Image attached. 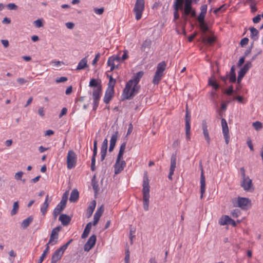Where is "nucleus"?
<instances>
[{"mask_svg":"<svg viewBox=\"0 0 263 263\" xmlns=\"http://www.w3.org/2000/svg\"><path fill=\"white\" fill-rule=\"evenodd\" d=\"M144 75L143 71L134 73L126 83L122 94V100L132 99L138 92L141 86L138 84Z\"/></svg>","mask_w":263,"mask_h":263,"instance_id":"f257e3e1","label":"nucleus"},{"mask_svg":"<svg viewBox=\"0 0 263 263\" xmlns=\"http://www.w3.org/2000/svg\"><path fill=\"white\" fill-rule=\"evenodd\" d=\"M89 85L90 87H95L92 92V98L93 109L95 110L99 105V100L102 94V86L95 79H92L90 80Z\"/></svg>","mask_w":263,"mask_h":263,"instance_id":"f03ea898","label":"nucleus"},{"mask_svg":"<svg viewBox=\"0 0 263 263\" xmlns=\"http://www.w3.org/2000/svg\"><path fill=\"white\" fill-rule=\"evenodd\" d=\"M126 143H122L120 146L119 153L116 163L114 165V172L115 174H118L122 172L126 166V162L123 159L124 151L126 148Z\"/></svg>","mask_w":263,"mask_h":263,"instance_id":"7ed1b4c3","label":"nucleus"},{"mask_svg":"<svg viewBox=\"0 0 263 263\" xmlns=\"http://www.w3.org/2000/svg\"><path fill=\"white\" fill-rule=\"evenodd\" d=\"M142 187L143 208L145 211H147L149 209V199L150 197V186L149 185V179L147 173H145L144 174Z\"/></svg>","mask_w":263,"mask_h":263,"instance_id":"20e7f679","label":"nucleus"},{"mask_svg":"<svg viewBox=\"0 0 263 263\" xmlns=\"http://www.w3.org/2000/svg\"><path fill=\"white\" fill-rule=\"evenodd\" d=\"M144 8L145 2L144 0H136L133 11L135 14V18L137 21L141 18Z\"/></svg>","mask_w":263,"mask_h":263,"instance_id":"39448f33","label":"nucleus"},{"mask_svg":"<svg viewBox=\"0 0 263 263\" xmlns=\"http://www.w3.org/2000/svg\"><path fill=\"white\" fill-rule=\"evenodd\" d=\"M233 204L235 207H239L242 210H248L251 206V201L248 198L238 197L237 201Z\"/></svg>","mask_w":263,"mask_h":263,"instance_id":"423d86ee","label":"nucleus"},{"mask_svg":"<svg viewBox=\"0 0 263 263\" xmlns=\"http://www.w3.org/2000/svg\"><path fill=\"white\" fill-rule=\"evenodd\" d=\"M77 157L76 153L72 150L69 151L66 158L67 168L70 170L74 167L77 164Z\"/></svg>","mask_w":263,"mask_h":263,"instance_id":"0eeeda50","label":"nucleus"},{"mask_svg":"<svg viewBox=\"0 0 263 263\" xmlns=\"http://www.w3.org/2000/svg\"><path fill=\"white\" fill-rule=\"evenodd\" d=\"M62 227L59 226L54 228L52 230L50 236L49 240L47 243L48 244V246H49L50 244L51 245H54L57 243L59 238V233L62 230Z\"/></svg>","mask_w":263,"mask_h":263,"instance_id":"6e6552de","label":"nucleus"},{"mask_svg":"<svg viewBox=\"0 0 263 263\" xmlns=\"http://www.w3.org/2000/svg\"><path fill=\"white\" fill-rule=\"evenodd\" d=\"M240 185L246 192H252L254 190L252 180L249 176L241 179Z\"/></svg>","mask_w":263,"mask_h":263,"instance_id":"1a4fd4ad","label":"nucleus"},{"mask_svg":"<svg viewBox=\"0 0 263 263\" xmlns=\"http://www.w3.org/2000/svg\"><path fill=\"white\" fill-rule=\"evenodd\" d=\"M185 135L186 138L187 140H190L191 139V125H190V121H191V116L190 115L189 111L187 109V105H186V110L185 114Z\"/></svg>","mask_w":263,"mask_h":263,"instance_id":"9d476101","label":"nucleus"},{"mask_svg":"<svg viewBox=\"0 0 263 263\" xmlns=\"http://www.w3.org/2000/svg\"><path fill=\"white\" fill-rule=\"evenodd\" d=\"M252 65L251 62H247L242 68L240 69L238 72V76L237 78V83H240L241 79L245 76L246 73L248 72L249 69L252 67Z\"/></svg>","mask_w":263,"mask_h":263,"instance_id":"9b49d317","label":"nucleus"},{"mask_svg":"<svg viewBox=\"0 0 263 263\" xmlns=\"http://www.w3.org/2000/svg\"><path fill=\"white\" fill-rule=\"evenodd\" d=\"M176 154H172L171 157V165L170 168V173L168 176V178L170 180H172V176L174 174L175 168L176 167Z\"/></svg>","mask_w":263,"mask_h":263,"instance_id":"f8f14e48","label":"nucleus"},{"mask_svg":"<svg viewBox=\"0 0 263 263\" xmlns=\"http://www.w3.org/2000/svg\"><path fill=\"white\" fill-rule=\"evenodd\" d=\"M97 240V237L95 234L92 235L84 245V249L85 251H89L95 246Z\"/></svg>","mask_w":263,"mask_h":263,"instance_id":"ddd939ff","label":"nucleus"},{"mask_svg":"<svg viewBox=\"0 0 263 263\" xmlns=\"http://www.w3.org/2000/svg\"><path fill=\"white\" fill-rule=\"evenodd\" d=\"M63 254L64 252L60 248L57 249L52 255L51 263H57L61 259Z\"/></svg>","mask_w":263,"mask_h":263,"instance_id":"4468645a","label":"nucleus"},{"mask_svg":"<svg viewBox=\"0 0 263 263\" xmlns=\"http://www.w3.org/2000/svg\"><path fill=\"white\" fill-rule=\"evenodd\" d=\"M192 0H185L184 1V12L183 13V17L184 20H186V17L184 16V15H190V13H191V11L193 9L192 6Z\"/></svg>","mask_w":263,"mask_h":263,"instance_id":"2eb2a0df","label":"nucleus"},{"mask_svg":"<svg viewBox=\"0 0 263 263\" xmlns=\"http://www.w3.org/2000/svg\"><path fill=\"white\" fill-rule=\"evenodd\" d=\"M114 88H107L103 101L106 104H108L114 95Z\"/></svg>","mask_w":263,"mask_h":263,"instance_id":"dca6fc26","label":"nucleus"},{"mask_svg":"<svg viewBox=\"0 0 263 263\" xmlns=\"http://www.w3.org/2000/svg\"><path fill=\"white\" fill-rule=\"evenodd\" d=\"M202 128L203 130V134L205 140L207 142L208 144H210L211 139L209 134V131L208 129V125L205 120H203L202 121Z\"/></svg>","mask_w":263,"mask_h":263,"instance_id":"f3484780","label":"nucleus"},{"mask_svg":"<svg viewBox=\"0 0 263 263\" xmlns=\"http://www.w3.org/2000/svg\"><path fill=\"white\" fill-rule=\"evenodd\" d=\"M118 132H115L114 134L112 135L110 140V144L109 147V152H111L116 145L117 140L118 138Z\"/></svg>","mask_w":263,"mask_h":263,"instance_id":"a211bd4d","label":"nucleus"},{"mask_svg":"<svg viewBox=\"0 0 263 263\" xmlns=\"http://www.w3.org/2000/svg\"><path fill=\"white\" fill-rule=\"evenodd\" d=\"M104 211L103 205H101L96 211L93 216V225L96 226L98 222Z\"/></svg>","mask_w":263,"mask_h":263,"instance_id":"6ab92c4d","label":"nucleus"},{"mask_svg":"<svg viewBox=\"0 0 263 263\" xmlns=\"http://www.w3.org/2000/svg\"><path fill=\"white\" fill-rule=\"evenodd\" d=\"M205 191V180L203 171H201L200 177V198L202 199Z\"/></svg>","mask_w":263,"mask_h":263,"instance_id":"aec40b11","label":"nucleus"},{"mask_svg":"<svg viewBox=\"0 0 263 263\" xmlns=\"http://www.w3.org/2000/svg\"><path fill=\"white\" fill-rule=\"evenodd\" d=\"M65 206V204L63 205L61 202L57 205L53 212V215L54 219L57 218V216L61 213Z\"/></svg>","mask_w":263,"mask_h":263,"instance_id":"412c9836","label":"nucleus"},{"mask_svg":"<svg viewBox=\"0 0 263 263\" xmlns=\"http://www.w3.org/2000/svg\"><path fill=\"white\" fill-rule=\"evenodd\" d=\"M96 205V201L95 200L91 201L88 207L87 208L86 211V216L87 218L91 217L95 209Z\"/></svg>","mask_w":263,"mask_h":263,"instance_id":"4be33fe9","label":"nucleus"},{"mask_svg":"<svg viewBox=\"0 0 263 263\" xmlns=\"http://www.w3.org/2000/svg\"><path fill=\"white\" fill-rule=\"evenodd\" d=\"M59 220L63 226H67L70 223L71 218L66 214H62L60 216Z\"/></svg>","mask_w":263,"mask_h":263,"instance_id":"5701e85b","label":"nucleus"},{"mask_svg":"<svg viewBox=\"0 0 263 263\" xmlns=\"http://www.w3.org/2000/svg\"><path fill=\"white\" fill-rule=\"evenodd\" d=\"M250 37L253 41H257L259 37V31L254 27L250 28Z\"/></svg>","mask_w":263,"mask_h":263,"instance_id":"b1692460","label":"nucleus"},{"mask_svg":"<svg viewBox=\"0 0 263 263\" xmlns=\"http://www.w3.org/2000/svg\"><path fill=\"white\" fill-rule=\"evenodd\" d=\"M79 192L78 191V190L76 189L73 190L71 191V194H70V198H69L70 201L72 202H76L79 198Z\"/></svg>","mask_w":263,"mask_h":263,"instance_id":"393cba45","label":"nucleus"},{"mask_svg":"<svg viewBox=\"0 0 263 263\" xmlns=\"http://www.w3.org/2000/svg\"><path fill=\"white\" fill-rule=\"evenodd\" d=\"M87 67H88L87 60L86 58H84L78 63V65L77 66L76 69L77 70H80L84 69L85 68H86Z\"/></svg>","mask_w":263,"mask_h":263,"instance_id":"a878e982","label":"nucleus"},{"mask_svg":"<svg viewBox=\"0 0 263 263\" xmlns=\"http://www.w3.org/2000/svg\"><path fill=\"white\" fill-rule=\"evenodd\" d=\"M91 226H92V223L91 222H88L86 227H85V228L83 231V233L81 236V238L82 239H84V238H86L88 235H89V233L90 231V230L91 229Z\"/></svg>","mask_w":263,"mask_h":263,"instance_id":"bb28decb","label":"nucleus"},{"mask_svg":"<svg viewBox=\"0 0 263 263\" xmlns=\"http://www.w3.org/2000/svg\"><path fill=\"white\" fill-rule=\"evenodd\" d=\"M216 41V37L214 36L209 37L208 38L203 36L202 39V42L205 44L212 45Z\"/></svg>","mask_w":263,"mask_h":263,"instance_id":"cd10ccee","label":"nucleus"},{"mask_svg":"<svg viewBox=\"0 0 263 263\" xmlns=\"http://www.w3.org/2000/svg\"><path fill=\"white\" fill-rule=\"evenodd\" d=\"M166 64L165 61H162L159 63L157 66L156 71L158 73L163 74L166 68Z\"/></svg>","mask_w":263,"mask_h":263,"instance_id":"c85d7f7f","label":"nucleus"},{"mask_svg":"<svg viewBox=\"0 0 263 263\" xmlns=\"http://www.w3.org/2000/svg\"><path fill=\"white\" fill-rule=\"evenodd\" d=\"M33 218L32 216H30L27 218L26 219H24L22 223H21V227L23 229H26L29 224L31 223V222L33 221Z\"/></svg>","mask_w":263,"mask_h":263,"instance_id":"c756f323","label":"nucleus"},{"mask_svg":"<svg viewBox=\"0 0 263 263\" xmlns=\"http://www.w3.org/2000/svg\"><path fill=\"white\" fill-rule=\"evenodd\" d=\"M97 155V140L93 142V155L91 160V163H96V157Z\"/></svg>","mask_w":263,"mask_h":263,"instance_id":"7c9ffc66","label":"nucleus"},{"mask_svg":"<svg viewBox=\"0 0 263 263\" xmlns=\"http://www.w3.org/2000/svg\"><path fill=\"white\" fill-rule=\"evenodd\" d=\"M229 80L231 83H234L236 81V74L235 72V67L234 66H232L231 68L230 76H229Z\"/></svg>","mask_w":263,"mask_h":263,"instance_id":"2f4dec72","label":"nucleus"},{"mask_svg":"<svg viewBox=\"0 0 263 263\" xmlns=\"http://www.w3.org/2000/svg\"><path fill=\"white\" fill-rule=\"evenodd\" d=\"M96 177L94 176L91 180V184L95 194H97L99 191V187L98 182L96 180Z\"/></svg>","mask_w":263,"mask_h":263,"instance_id":"473e14b6","label":"nucleus"},{"mask_svg":"<svg viewBox=\"0 0 263 263\" xmlns=\"http://www.w3.org/2000/svg\"><path fill=\"white\" fill-rule=\"evenodd\" d=\"M48 195H47L46 196V197L45 200L43 203V205H42V206L41 208V212L43 215H44L46 214L47 209L49 206V203L48 202Z\"/></svg>","mask_w":263,"mask_h":263,"instance_id":"72a5a7b5","label":"nucleus"},{"mask_svg":"<svg viewBox=\"0 0 263 263\" xmlns=\"http://www.w3.org/2000/svg\"><path fill=\"white\" fill-rule=\"evenodd\" d=\"M163 76V74L158 73L157 72H155L153 80V83L155 85H157L159 83Z\"/></svg>","mask_w":263,"mask_h":263,"instance_id":"f704fd0d","label":"nucleus"},{"mask_svg":"<svg viewBox=\"0 0 263 263\" xmlns=\"http://www.w3.org/2000/svg\"><path fill=\"white\" fill-rule=\"evenodd\" d=\"M185 0H175L174 4V9H183V4L184 3Z\"/></svg>","mask_w":263,"mask_h":263,"instance_id":"c9c22d12","label":"nucleus"},{"mask_svg":"<svg viewBox=\"0 0 263 263\" xmlns=\"http://www.w3.org/2000/svg\"><path fill=\"white\" fill-rule=\"evenodd\" d=\"M115 61L114 55L110 57L107 61L108 66L110 67V71H112L115 68Z\"/></svg>","mask_w":263,"mask_h":263,"instance_id":"e433bc0d","label":"nucleus"},{"mask_svg":"<svg viewBox=\"0 0 263 263\" xmlns=\"http://www.w3.org/2000/svg\"><path fill=\"white\" fill-rule=\"evenodd\" d=\"M49 251V246H48V244L46 245V248L43 251V253H42V255L41 256L39 260L37 263H42L43 260L44 259L45 257L47 256V254L48 253V252Z\"/></svg>","mask_w":263,"mask_h":263,"instance_id":"4c0bfd02","label":"nucleus"},{"mask_svg":"<svg viewBox=\"0 0 263 263\" xmlns=\"http://www.w3.org/2000/svg\"><path fill=\"white\" fill-rule=\"evenodd\" d=\"M230 217L228 215L222 216L219 220V224L221 226H224L228 224Z\"/></svg>","mask_w":263,"mask_h":263,"instance_id":"58836bf2","label":"nucleus"},{"mask_svg":"<svg viewBox=\"0 0 263 263\" xmlns=\"http://www.w3.org/2000/svg\"><path fill=\"white\" fill-rule=\"evenodd\" d=\"M221 122L223 134L229 133V128L226 119L224 118L221 119Z\"/></svg>","mask_w":263,"mask_h":263,"instance_id":"ea45409f","label":"nucleus"},{"mask_svg":"<svg viewBox=\"0 0 263 263\" xmlns=\"http://www.w3.org/2000/svg\"><path fill=\"white\" fill-rule=\"evenodd\" d=\"M221 122L223 134L229 133V128L226 119L224 118L221 119Z\"/></svg>","mask_w":263,"mask_h":263,"instance_id":"a19ab883","label":"nucleus"},{"mask_svg":"<svg viewBox=\"0 0 263 263\" xmlns=\"http://www.w3.org/2000/svg\"><path fill=\"white\" fill-rule=\"evenodd\" d=\"M208 85L212 86L216 90L219 88V84L212 78L209 79Z\"/></svg>","mask_w":263,"mask_h":263,"instance_id":"79ce46f5","label":"nucleus"},{"mask_svg":"<svg viewBox=\"0 0 263 263\" xmlns=\"http://www.w3.org/2000/svg\"><path fill=\"white\" fill-rule=\"evenodd\" d=\"M19 209L18 201H15L13 203V208L11 211V215L13 216L17 214Z\"/></svg>","mask_w":263,"mask_h":263,"instance_id":"37998d69","label":"nucleus"},{"mask_svg":"<svg viewBox=\"0 0 263 263\" xmlns=\"http://www.w3.org/2000/svg\"><path fill=\"white\" fill-rule=\"evenodd\" d=\"M199 27L201 31L204 34L209 31L208 26L205 22L199 23Z\"/></svg>","mask_w":263,"mask_h":263,"instance_id":"c03bdc74","label":"nucleus"},{"mask_svg":"<svg viewBox=\"0 0 263 263\" xmlns=\"http://www.w3.org/2000/svg\"><path fill=\"white\" fill-rule=\"evenodd\" d=\"M107 77L109 79L107 88H114V86L116 83V80L115 79H114L111 76L107 75Z\"/></svg>","mask_w":263,"mask_h":263,"instance_id":"a18cd8bd","label":"nucleus"},{"mask_svg":"<svg viewBox=\"0 0 263 263\" xmlns=\"http://www.w3.org/2000/svg\"><path fill=\"white\" fill-rule=\"evenodd\" d=\"M108 147V140L107 139H105L101 145V152L107 153V149Z\"/></svg>","mask_w":263,"mask_h":263,"instance_id":"49530a36","label":"nucleus"},{"mask_svg":"<svg viewBox=\"0 0 263 263\" xmlns=\"http://www.w3.org/2000/svg\"><path fill=\"white\" fill-rule=\"evenodd\" d=\"M252 125L257 131L260 130L262 128V123L259 121L253 122Z\"/></svg>","mask_w":263,"mask_h":263,"instance_id":"de8ad7c7","label":"nucleus"},{"mask_svg":"<svg viewBox=\"0 0 263 263\" xmlns=\"http://www.w3.org/2000/svg\"><path fill=\"white\" fill-rule=\"evenodd\" d=\"M68 191L65 192L63 194L62 198V200L60 201V202L62 204L66 205V203H67V198H68Z\"/></svg>","mask_w":263,"mask_h":263,"instance_id":"09e8293b","label":"nucleus"},{"mask_svg":"<svg viewBox=\"0 0 263 263\" xmlns=\"http://www.w3.org/2000/svg\"><path fill=\"white\" fill-rule=\"evenodd\" d=\"M151 42L150 40H145L142 45V50H145L146 48H149Z\"/></svg>","mask_w":263,"mask_h":263,"instance_id":"8fccbe9b","label":"nucleus"},{"mask_svg":"<svg viewBox=\"0 0 263 263\" xmlns=\"http://www.w3.org/2000/svg\"><path fill=\"white\" fill-rule=\"evenodd\" d=\"M210 100L211 102L217 104V101L216 100L215 97L217 96L216 92L214 91H212L210 93Z\"/></svg>","mask_w":263,"mask_h":263,"instance_id":"3c124183","label":"nucleus"},{"mask_svg":"<svg viewBox=\"0 0 263 263\" xmlns=\"http://www.w3.org/2000/svg\"><path fill=\"white\" fill-rule=\"evenodd\" d=\"M205 15H206L205 13L200 12V13L199 14V15H198V16L197 17V20L199 23L205 22L204 18H205Z\"/></svg>","mask_w":263,"mask_h":263,"instance_id":"603ef678","label":"nucleus"},{"mask_svg":"<svg viewBox=\"0 0 263 263\" xmlns=\"http://www.w3.org/2000/svg\"><path fill=\"white\" fill-rule=\"evenodd\" d=\"M24 173L22 171H20L15 173L14 178L17 180H22V177Z\"/></svg>","mask_w":263,"mask_h":263,"instance_id":"864d4df0","label":"nucleus"},{"mask_svg":"<svg viewBox=\"0 0 263 263\" xmlns=\"http://www.w3.org/2000/svg\"><path fill=\"white\" fill-rule=\"evenodd\" d=\"M7 7L9 10H17V6L15 5L14 3H10L7 5Z\"/></svg>","mask_w":263,"mask_h":263,"instance_id":"5fc2aeb1","label":"nucleus"},{"mask_svg":"<svg viewBox=\"0 0 263 263\" xmlns=\"http://www.w3.org/2000/svg\"><path fill=\"white\" fill-rule=\"evenodd\" d=\"M128 51L127 50L123 51V54L121 57V61H124L128 59Z\"/></svg>","mask_w":263,"mask_h":263,"instance_id":"6e6d98bb","label":"nucleus"},{"mask_svg":"<svg viewBox=\"0 0 263 263\" xmlns=\"http://www.w3.org/2000/svg\"><path fill=\"white\" fill-rule=\"evenodd\" d=\"M34 25L37 27L40 28L43 26V24L42 23V21L41 20H37L34 22Z\"/></svg>","mask_w":263,"mask_h":263,"instance_id":"4d7b16f0","label":"nucleus"},{"mask_svg":"<svg viewBox=\"0 0 263 263\" xmlns=\"http://www.w3.org/2000/svg\"><path fill=\"white\" fill-rule=\"evenodd\" d=\"M67 81V78L65 77H62L58 78L55 80V82L57 83L64 82Z\"/></svg>","mask_w":263,"mask_h":263,"instance_id":"13d9d810","label":"nucleus"},{"mask_svg":"<svg viewBox=\"0 0 263 263\" xmlns=\"http://www.w3.org/2000/svg\"><path fill=\"white\" fill-rule=\"evenodd\" d=\"M93 10H94V12L96 14H99V15H101V14H102L103 13V12L104 11V9L102 7L100 8H94Z\"/></svg>","mask_w":263,"mask_h":263,"instance_id":"bf43d9fd","label":"nucleus"},{"mask_svg":"<svg viewBox=\"0 0 263 263\" xmlns=\"http://www.w3.org/2000/svg\"><path fill=\"white\" fill-rule=\"evenodd\" d=\"M240 213V211L238 209H234L231 213L232 216L233 217L236 218L238 216Z\"/></svg>","mask_w":263,"mask_h":263,"instance_id":"052dcab7","label":"nucleus"},{"mask_svg":"<svg viewBox=\"0 0 263 263\" xmlns=\"http://www.w3.org/2000/svg\"><path fill=\"white\" fill-rule=\"evenodd\" d=\"M250 6L252 12H253V13L255 12L257 10V8L256 7V3H251L250 5Z\"/></svg>","mask_w":263,"mask_h":263,"instance_id":"680f3d73","label":"nucleus"},{"mask_svg":"<svg viewBox=\"0 0 263 263\" xmlns=\"http://www.w3.org/2000/svg\"><path fill=\"white\" fill-rule=\"evenodd\" d=\"M129 256H130V252L128 249H127L125 251V262H129Z\"/></svg>","mask_w":263,"mask_h":263,"instance_id":"e2e57ef3","label":"nucleus"},{"mask_svg":"<svg viewBox=\"0 0 263 263\" xmlns=\"http://www.w3.org/2000/svg\"><path fill=\"white\" fill-rule=\"evenodd\" d=\"M240 171L241 173V179L247 177L248 176H246V170L243 167L240 168Z\"/></svg>","mask_w":263,"mask_h":263,"instance_id":"0e129e2a","label":"nucleus"},{"mask_svg":"<svg viewBox=\"0 0 263 263\" xmlns=\"http://www.w3.org/2000/svg\"><path fill=\"white\" fill-rule=\"evenodd\" d=\"M249 39L247 37H244L240 41V45L241 46H243L245 45H247L248 43Z\"/></svg>","mask_w":263,"mask_h":263,"instance_id":"69168bd1","label":"nucleus"},{"mask_svg":"<svg viewBox=\"0 0 263 263\" xmlns=\"http://www.w3.org/2000/svg\"><path fill=\"white\" fill-rule=\"evenodd\" d=\"M261 20V16L260 14L257 15L253 18V22L254 23H258Z\"/></svg>","mask_w":263,"mask_h":263,"instance_id":"338daca9","label":"nucleus"},{"mask_svg":"<svg viewBox=\"0 0 263 263\" xmlns=\"http://www.w3.org/2000/svg\"><path fill=\"white\" fill-rule=\"evenodd\" d=\"M67 109L66 107H63L59 115V118H61L62 116L65 115L67 114Z\"/></svg>","mask_w":263,"mask_h":263,"instance_id":"774afa93","label":"nucleus"}]
</instances>
